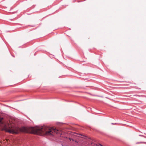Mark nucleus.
<instances>
[{"label": "nucleus", "mask_w": 146, "mask_h": 146, "mask_svg": "<svg viewBox=\"0 0 146 146\" xmlns=\"http://www.w3.org/2000/svg\"><path fill=\"white\" fill-rule=\"evenodd\" d=\"M3 119V118L0 117V124L3 129L10 133L17 134L21 131L39 135L43 134L47 135L52 136L55 133H59L58 129L46 126L35 127H23L20 128L12 127L11 123L8 122H3L2 121Z\"/></svg>", "instance_id": "1"}, {"label": "nucleus", "mask_w": 146, "mask_h": 146, "mask_svg": "<svg viewBox=\"0 0 146 146\" xmlns=\"http://www.w3.org/2000/svg\"><path fill=\"white\" fill-rule=\"evenodd\" d=\"M91 146H103L100 144L92 143H91Z\"/></svg>", "instance_id": "2"}, {"label": "nucleus", "mask_w": 146, "mask_h": 146, "mask_svg": "<svg viewBox=\"0 0 146 146\" xmlns=\"http://www.w3.org/2000/svg\"><path fill=\"white\" fill-rule=\"evenodd\" d=\"M69 139L70 140V141H74V140L73 139H72V138H69Z\"/></svg>", "instance_id": "3"}]
</instances>
